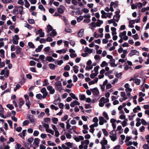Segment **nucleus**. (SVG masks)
Returning <instances> with one entry per match:
<instances>
[{"label": "nucleus", "instance_id": "f257e3e1", "mask_svg": "<svg viewBox=\"0 0 149 149\" xmlns=\"http://www.w3.org/2000/svg\"><path fill=\"white\" fill-rule=\"evenodd\" d=\"M107 141L105 137H104L100 142V143L102 146L101 149H106L105 145L107 144Z\"/></svg>", "mask_w": 149, "mask_h": 149}, {"label": "nucleus", "instance_id": "f03ea898", "mask_svg": "<svg viewBox=\"0 0 149 149\" xmlns=\"http://www.w3.org/2000/svg\"><path fill=\"white\" fill-rule=\"evenodd\" d=\"M13 43L15 45H17L18 43V40L19 39V37L18 35H15L13 37Z\"/></svg>", "mask_w": 149, "mask_h": 149}, {"label": "nucleus", "instance_id": "7ed1b4c3", "mask_svg": "<svg viewBox=\"0 0 149 149\" xmlns=\"http://www.w3.org/2000/svg\"><path fill=\"white\" fill-rule=\"evenodd\" d=\"M91 90L93 93V94L95 96H99L100 94V93L99 90L97 88H95L92 89H91Z\"/></svg>", "mask_w": 149, "mask_h": 149}, {"label": "nucleus", "instance_id": "20e7f679", "mask_svg": "<svg viewBox=\"0 0 149 149\" xmlns=\"http://www.w3.org/2000/svg\"><path fill=\"white\" fill-rule=\"evenodd\" d=\"M41 92L43 94L42 98H45L48 95V93L46 91L45 88H42L41 89Z\"/></svg>", "mask_w": 149, "mask_h": 149}, {"label": "nucleus", "instance_id": "39448f33", "mask_svg": "<svg viewBox=\"0 0 149 149\" xmlns=\"http://www.w3.org/2000/svg\"><path fill=\"white\" fill-rule=\"evenodd\" d=\"M99 124L100 125H102L104 123H105L107 122L106 120L102 116H101L99 118Z\"/></svg>", "mask_w": 149, "mask_h": 149}, {"label": "nucleus", "instance_id": "423d86ee", "mask_svg": "<svg viewBox=\"0 0 149 149\" xmlns=\"http://www.w3.org/2000/svg\"><path fill=\"white\" fill-rule=\"evenodd\" d=\"M27 117L28 118L30 122L33 123L35 121V119L34 118V116L30 114H27Z\"/></svg>", "mask_w": 149, "mask_h": 149}, {"label": "nucleus", "instance_id": "0eeeda50", "mask_svg": "<svg viewBox=\"0 0 149 149\" xmlns=\"http://www.w3.org/2000/svg\"><path fill=\"white\" fill-rule=\"evenodd\" d=\"M47 90L49 91L50 93L51 94H54L55 92V90L53 88V87L51 86H48L47 87Z\"/></svg>", "mask_w": 149, "mask_h": 149}, {"label": "nucleus", "instance_id": "6e6552de", "mask_svg": "<svg viewBox=\"0 0 149 149\" xmlns=\"http://www.w3.org/2000/svg\"><path fill=\"white\" fill-rule=\"evenodd\" d=\"M139 52L136 50L135 49H132L131 51V52L129 54L130 56H132L134 55H139Z\"/></svg>", "mask_w": 149, "mask_h": 149}, {"label": "nucleus", "instance_id": "1a4fd4ad", "mask_svg": "<svg viewBox=\"0 0 149 149\" xmlns=\"http://www.w3.org/2000/svg\"><path fill=\"white\" fill-rule=\"evenodd\" d=\"M18 10L20 15H22L24 14V12L23 11V7L22 6H19L18 7Z\"/></svg>", "mask_w": 149, "mask_h": 149}, {"label": "nucleus", "instance_id": "9d476101", "mask_svg": "<svg viewBox=\"0 0 149 149\" xmlns=\"http://www.w3.org/2000/svg\"><path fill=\"white\" fill-rule=\"evenodd\" d=\"M84 52H88L89 54H91L93 52V49L89 48L87 47H86L84 49Z\"/></svg>", "mask_w": 149, "mask_h": 149}, {"label": "nucleus", "instance_id": "9b49d317", "mask_svg": "<svg viewBox=\"0 0 149 149\" xmlns=\"http://www.w3.org/2000/svg\"><path fill=\"white\" fill-rule=\"evenodd\" d=\"M84 29H82L80 30L78 33V36L79 37H82L84 35Z\"/></svg>", "mask_w": 149, "mask_h": 149}, {"label": "nucleus", "instance_id": "f8f14e48", "mask_svg": "<svg viewBox=\"0 0 149 149\" xmlns=\"http://www.w3.org/2000/svg\"><path fill=\"white\" fill-rule=\"evenodd\" d=\"M80 104V103L77 101L74 100L71 103L70 105L71 107H74L75 105H79Z\"/></svg>", "mask_w": 149, "mask_h": 149}, {"label": "nucleus", "instance_id": "ddd939ff", "mask_svg": "<svg viewBox=\"0 0 149 149\" xmlns=\"http://www.w3.org/2000/svg\"><path fill=\"white\" fill-rule=\"evenodd\" d=\"M100 102H103L104 103H106L109 101V99L106 98H105L104 97H102L100 100Z\"/></svg>", "mask_w": 149, "mask_h": 149}, {"label": "nucleus", "instance_id": "4468645a", "mask_svg": "<svg viewBox=\"0 0 149 149\" xmlns=\"http://www.w3.org/2000/svg\"><path fill=\"white\" fill-rule=\"evenodd\" d=\"M46 60L47 61L50 62H54L55 61V59L51 56H47V57L46 58Z\"/></svg>", "mask_w": 149, "mask_h": 149}, {"label": "nucleus", "instance_id": "2eb2a0df", "mask_svg": "<svg viewBox=\"0 0 149 149\" xmlns=\"http://www.w3.org/2000/svg\"><path fill=\"white\" fill-rule=\"evenodd\" d=\"M40 140L38 138H35L34 139V142L33 143L34 146H38Z\"/></svg>", "mask_w": 149, "mask_h": 149}, {"label": "nucleus", "instance_id": "dca6fc26", "mask_svg": "<svg viewBox=\"0 0 149 149\" xmlns=\"http://www.w3.org/2000/svg\"><path fill=\"white\" fill-rule=\"evenodd\" d=\"M67 49L66 48H65L63 49H61L60 50H58L56 51V52L57 53L61 54L62 53H65L66 52Z\"/></svg>", "mask_w": 149, "mask_h": 149}, {"label": "nucleus", "instance_id": "f3484780", "mask_svg": "<svg viewBox=\"0 0 149 149\" xmlns=\"http://www.w3.org/2000/svg\"><path fill=\"white\" fill-rule=\"evenodd\" d=\"M109 136L111 140L113 141H115L117 139V137L116 134H114L112 135H110Z\"/></svg>", "mask_w": 149, "mask_h": 149}, {"label": "nucleus", "instance_id": "a211bd4d", "mask_svg": "<svg viewBox=\"0 0 149 149\" xmlns=\"http://www.w3.org/2000/svg\"><path fill=\"white\" fill-rule=\"evenodd\" d=\"M79 68V67L76 65H75L73 67V70L75 73L77 74L78 72Z\"/></svg>", "mask_w": 149, "mask_h": 149}, {"label": "nucleus", "instance_id": "6ab92c4d", "mask_svg": "<svg viewBox=\"0 0 149 149\" xmlns=\"http://www.w3.org/2000/svg\"><path fill=\"white\" fill-rule=\"evenodd\" d=\"M53 30L52 27V26L49 24L47 26V32L49 33L51 31H52Z\"/></svg>", "mask_w": 149, "mask_h": 149}, {"label": "nucleus", "instance_id": "aec40b11", "mask_svg": "<svg viewBox=\"0 0 149 149\" xmlns=\"http://www.w3.org/2000/svg\"><path fill=\"white\" fill-rule=\"evenodd\" d=\"M103 23V21L102 20H101L99 19L97 20V21L96 22V24L97 25V26L100 27L101 24Z\"/></svg>", "mask_w": 149, "mask_h": 149}, {"label": "nucleus", "instance_id": "412c9836", "mask_svg": "<svg viewBox=\"0 0 149 149\" xmlns=\"http://www.w3.org/2000/svg\"><path fill=\"white\" fill-rule=\"evenodd\" d=\"M43 46V45H41L40 46H38L36 49V51L37 52H40L41 49H42Z\"/></svg>", "mask_w": 149, "mask_h": 149}, {"label": "nucleus", "instance_id": "4be33fe9", "mask_svg": "<svg viewBox=\"0 0 149 149\" xmlns=\"http://www.w3.org/2000/svg\"><path fill=\"white\" fill-rule=\"evenodd\" d=\"M111 30L112 31V36H113L114 35H116L117 34V33L116 31V29L115 27H111Z\"/></svg>", "mask_w": 149, "mask_h": 149}, {"label": "nucleus", "instance_id": "5701e85b", "mask_svg": "<svg viewBox=\"0 0 149 149\" xmlns=\"http://www.w3.org/2000/svg\"><path fill=\"white\" fill-rule=\"evenodd\" d=\"M50 36L52 37H54L56 36L57 34V33L55 31L54 29H53L51 33H50Z\"/></svg>", "mask_w": 149, "mask_h": 149}, {"label": "nucleus", "instance_id": "b1692460", "mask_svg": "<svg viewBox=\"0 0 149 149\" xmlns=\"http://www.w3.org/2000/svg\"><path fill=\"white\" fill-rule=\"evenodd\" d=\"M48 65L49 68L52 70H54L55 68L57 67V65L52 63L49 64Z\"/></svg>", "mask_w": 149, "mask_h": 149}, {"label": "nucleus", "instance_id": "393cba45", "mask_svg": "<svg viewBox=\"0 0 149 149\" xmlns=\"http://www.w3.org/2000/svg\"><path fill=\"white\" fill-rule=\"evenodd\" d=\"M16 52L17 54H19L21 52L22 50V48L20 47L19 46H17L16 47Z\"/></svg>", "mask_w": 149, "mask_h": 149}, {"label": "nucleus", "instance_id": "a878e982", "mask_svg": "<svg viewBox=\"0 0 149 149\" xmlns=\"http://www.w3.org/2000/svg\"><path fill=\"white\" fill-rule=\"evenodd\" d=\"M101 13L102 14L101 17L102 18H107L106 15V13H105L103 10H102L101 11Z\"/></svg>", "mask_w": 149, "mask_h": 149}, {"label": "nucleus", "instance_id": "bb28decb", "mask_svg": "<svg viewBox=\"0 0 149 149\" xmlns=\"http://www.w3.org/2000/svg\"><path fill=\"white\" fill-rule=\"evenodd\" d=\"M24 102L22 99H19V108H21V107L24 104Z\"/></svg>", "mask_w": 149, "mask_h": 149}, {"label": "nucleus", "instance_id": "cd10ccee", "mask_svg": "<svg viewBox=\"0 0 149 149\" xmlns=\"http://www.w3.org/2000/svg\"><path fill=\"white\" fill-rule=\"evenodd\" d=\"M46 131L47 132L50 133L52 135H53L54 134V131L52 129H49V128H48L47 129H46Z\"/></svg>", "mask_w": 149, "mask_h": 149}, {"label": "nucleus", "instance_id": "c85d7f7f", "mask_svg": "<svg viewBox=\"0 0 149 149\" xmlns=\"http://www.w3.org/2000/svg\"><path fill=\"white\" fill-rule=\"evenodd\" d=\"M13 12L14 14H18L19 13L18 12V7L17 6H15L14 9H13Z\"/></svg>", "mask_w": 149, "mask_h": 149}, {"label": "nucleus", "instance_id": "c756f323", "mask_svg": "<svg viewBox=\"0 0 149 149\" xmlns=\"http://www.w3.org/2000/svg\"><path fill=\"white\" fill-rule=\"evenodd\" d=\"M70 96L72 97L73 99L78 100V98L76 97L75 95L73 94L72 93H70L69 94Z\"/></svg>", "mask_w": 149, "mask_h": 149}, {"label": "nucleus", "instance_id": "7c9ffc66", "mask_svg": "<svg viewBox=\"0 0 149 149\" xmlns=\"http://www.w3.org/2000/svg\"><path fill=\"white\" fill-rule=\"evenodd\" d=\"M126 31H124L122 33H120L119 35V36L120 38H123V36H125L126 35Z\"/></svg>", "mask_w": 149, "mask_h": 149}, {"label": "nucleus", "instance_id": "2f4dec72", "mask_svg": "<svg viewBox=\"0 0 149 149\" xmlns=\"http://www.w3.org/2000/svg\"><path fill=\"white\" fill-rule=\"evenodd\" d=\"M108 65V63H106L105 61H103L100 65L101 67H104L105 66H107Z\"/></svg>", "mask_w": 149, "mask_h": 149}, {"label": "nucleus", "instance_id": "473e14b6", "mask_svg": "<svg viewBox=\"0 0 149 149\" xmlns=\"http://www.w3.org/2000/svg\"><path fill=\"white\" fill-rule=\"evenodd\" d=\"M141 80L140 79H134V82L137 85H139L140 83Z\"/></svg>", "mask_w": 149, "mask_h": 149}, {"label": "nucleus", "instance_id": "72a5a7b5", "mask_svg": "<svg viewBox=\"0 0 149 149\" xmlns=\"http://www.w3.org/2000/svg\"><path fill=\"white\" fill-rule=\"evenodd\" d=\"M53 123L54 124H56L58 120L57 118L53 117L52 118Z\"/></svg>", "mask_w": 149, "mask_h": 149}, {"label": "nucleus", "instance_id": "f704fd0d", "mask_svg": "<svg viewBox=\"0 0 149 149\" xmlns=\"http://www.w3.org/2000/svg\"><path fill=\"white\" fill-rule=\"evenodd\" d=\"M100 67L99 66H97L95 67L94 68V70L95 72V73L98 74V70Z\"/></svg>", "mask_w": 149, "mask_h": 149}, {"label": "nucleus", "instance_id": "c9c22d12", "mask_svg": "<svg viewBox=\"0 0 149 149\" xmlns=\"http://www.w3.org/2000/svg\"><path fill=\"white\" fill-rule=\"evenodd\" d=\"M55 86H62V84L61 81H58L57 82L55 83Z\"/></svg>", "mask_w": 149, "mask_h": 149}, {"label": "nucleus", "instance_id": "e433bc0d", "mask_svg": "<svg viewBox=\"0 0 149 149\" xmlns=\"http://www.w3.org/2000/svg\"><path fill=\"white\" fill-rule=\"evenodd\" d=\"M1 1L4 4L10 3L12 0H1Z\"/></svg>", "mask_w": 149, "mask_h": 149}, {"label": "nucleus", "instance_id": "4c0bfd02", "mask_svg": "<svg viewBox=\"0 0 149 149\" xmlns=\"http://www.w3.org/2000/svg\"><path fill=\"white\" fill-rule=\"evenodd\" d=\"M83 19V16H80L77 18V21L78 22H80Z\"/></svg>", "mask_w": 149, "mask_h": 149}, {"label": "nucleus", "instance_id": "58836bf2", "mask_svg": "<svg viewBox=\"0 0 149 149\" xmlns=\"http://www.w3.org/2000/svg\"><path fill=\"white\" fill-rule=\"evenodd\" d=\"M103 116L105 118L108 120L109 119V118L108 117V114L107 113L105 112H104L103 113Z\"/></svg>", "mask_w": 149, "mask_h": 149}, {"label": "nucleus", "instance_id": "ea45409f", "mask_svg": "<svg viewBox=\"0 0 149 149\" xmlns=\"http://www.w3.org/2000/svg\"><path fill=\"white\" fill-rule=\"evenodd\" d=\"M21 146V145L18 143H17L15 146V149H20Z\"/></svg>", "mask_w": 149, "mask_h": 149}, {"label": "nucleus", "instance_id": "a19ab883", "mask_svg": "<svg viewBox=\"0 0 149 149\" xmlns=\"http://www.w3.org/2000/svg\"><path fill=\"white\" fill-rule=\"evenodd\" d=\"M38 8L42 11H45V8L42 5H39L38 6Z\"/></svg>", "mask_w": 149, "mask_h": 149}, {"label": "nucleus", "instance_id": "79ce46f5", "mask_svg": "<svg viewBox=\"0 0 149 149\" xmlns=\"http://www.w3.org/2000/svg\"><path fill=\"white\" fill-rule=\"evenodd\" d=\"M48 145L50 146H56V144L55 143L53 142H52L50 141H48L47 142Z\"/></svg>", "mask_w": 149, "mask_h": 149}, {"label": "nucleus", "instance_id": "37998d69", "mask_svg": "<svg viewBox=\"0 0 149 149\" xmlns=\"http://www.w3.org/2000/svg\"><path fill=\"white\" fill-rule=\"evenodd\" d=\"M28 45L30 48H34L35 47L34 45L32 42H29Z\"/></svg>", "mask_w": 149, "mask_h": 149}, {"label": "nucleus", "instance_id": "c03bdc74", "mask_svg": "<svg viewBox=\"0 0 149 149\" xmlns=\"http://www.w3.org/2000/svg\"><path fill=\"white\" fill-rule=\"evenodd\" d=\"M98 125V124L97 123H95L93 124H92V125H91L90 126V127L91 129H94L93 128L95 127H96Z\"/></svg>", "mask_w": 149, "mask_h": 149}, {"label": "nucleus", "instance_id": "a18cd8bd", "mask_svg": "<svg viewBox=\"0 0 149 149\" xmlns=\"http://www.w3.org/2000/svg\"><path fill=\"white\" fill-rule=\"evenodd\" d=\"M7 85V83L6 82L3 86H1L0 87L2 90H4L6 88Z\"/></svg>", "mask_w": 149, "mask_h": 149}, {"label": "nucleus", "instance_id": "49530a36", "mask_svg": "<svg viewBox=\"0 0 149 149\" xmlns=\"http://www.w3.org/2000/svg\"><path fill=\"white\" fill-rule=\"evenodd\" d=\"M122 98H120L119 99V101L122 102L123 101H125L127 99V97H122Z\"/></svg>", "mask_w": 149, "mask_h": 149}, {"label": "nucleus", "instance_id": "de8ad7c7", "mask_svg": "<svg viewBox=\"0 0 149 149\" xmlns=\"http://www.w3.org/2000/svg\"><path fill=\"white\" fill-rule=\"evenodd\" d=\"M36 97L38 99H41L42 98V96L40 94H36Z\"/></svg>", "mask_w": 149, "mask_h": 149}, {"label": "nucleus", "instance_id": "09e8293b", "mask_svg": "<svg viewBox=\"0 0 149 149\" xmlns=\"http://www.w3.org/2000/svg\"><path fill=\"white\" fill-rule=\"evenodd\" d=\"M49 83H48V81L47 79H45L43 82V86H45L47 85H48Z\"/></svg>", "mask_w": 149, "mask_h": 149}, {"label": "nucleus", "instance_id": "8fccbe9b", "mask_svg": "<svg viewBox=\"0 0 149 149\" xmlns=\"http://www.w3.org/2000/svg\"><path fill=\"white\" fill-rule=\"evenodd\" d=\"M29 123V121L28 120H25L23 123V125L24 126L27 125Z\"/></svg>", "mask_w": 149, "mask_h": 149}, {"label": "nucleus", "instance_id": "3c124183", "mask_svg": "<svg viewBox=\"0 0 149 149\" xmlns=\"http://www.w3.org/2000/svg\"><path fill=\"white\" fill-rule=\"evenodd\" d=\"M120 17V16L119 15H116L114 16L113 18L114 19L115 17L117 18V19H115L114 20L117 22H118Z\"/></svg>", "mask_w": 149, "mask_h": 149}, {"label": "nucleus", "instance_id": "603ef678", "mask_svg": "<svg viewBox=\"0 0 149 149\" xmlns=\"http://www.w3.org/2000/svg\"><path fill=\"white\" fill-rule=\"evenodd\" d=\"M65 144L70 148H71L72 147V143L70 142H66L65 143Z\"/></svg>", "mask_w": 149, "mask_h": 149}, {"label": "nucleus", "instance_id": "864d4df0", "mask_svg": "<svg viewBox=\"0 0 149 149\" xmlns=\"http://www.w3.org/2000/svg\"><path fill=\"white\" fill-rule=\"evenodd\" d=\"M69 120H68L67 121V125H66V128L67 129H69L71 127V125H70V123L68 122Z\"/></svg>", "mask_w": 149, "mask_h": 149}, {"label": "nucleus", "instance_id": "5fc2aeb1", "mask_svg": "<svg viewBox=\"0 0 149 149\" xmlns=\"http://www.w3.org/2000/svg\"><path fill=\"white\" fill-rule=\"evenodd\" d=\"M7 107L9 108L10 110H12L14 109V107L13 105L10 104H8L7 105Z\"/></svg>", "mask_w": 149, "mask_h": 149}, {"label": "nucleus", "instance_id": "6e6d98bb", "mask_svg": "<svg viewBox=\"0 0 149 149\" xmlns=\"http://www.w3.org/2000/svg\"><path fill=\"white\" fill-rule=\"evenodd\" d=\"M65 31L68 33H71L72 32V30L68 27H67L65 28Z\"/></svg>", "mask_w": 149, "mask_h": 149}, {"label": "nucleus", "instance_id": "4d7b16f0", "mask_svg": "<svg viewBox=\"0 0 149 149\" xmlns=\"http://www.w3.org/2000/svg\"><path fill=\"white\" fill-rule=\"evenodd\" d=\"M17 3L18 4L21 5H23L24 4V2L23 0H18Z\"/></svg>", "mask_w": 149, "mask_h": 149}, {"label": "nucleus", "instance_id": "13d9d810", "mask_svg": "<svg viewBox=\"0 0 149 149\" xmlns=\"http://www.w3.org/2000/svg\"><path fill=\"white\" fill-rule=\"evenodd\" d=\"M10 49L11 51H15L16 49L15 46L13 45H12L10 47Z\"/></svg>", "mask_w": 149, "mask_h": 149}, {"label": "nucleus", "instance_id": "bf43d9fd", "mask_svg": "<svg viewBox=\"0 0 149 149\" xmlns=\"http://www.w3.org/2000/svg\"><path fill=\"white\" fill-rule=\"evenodd\" d=\"M79 98L81 100H84L86 98V97L85 95H82L79 96Z\"/></svg>", "mask_w": 149, "mask_h": 149}, {"label": "nucleus", "instance_id": "052dcab7", "mask_svg": "<svg viewBox=\"0 0 149 149\" xmlns=\"http://www.w3.org/2000/svg\"><path fill=\"white\" fill-rule=\"evenodd\" d=\"M56 90L58 91L59 92H61V91L63 89V87L62 86H56Z\"/></svg>", "mask_w": 149, "mask_h": 149}, {"label": "nucleus", "instance_id": "680f3d73", "mask_svg": "<svg viewBox=\"0 0 149 149\" xmlns=\"http://www.w3.org/2000/svg\"><path fill=\"white\" fill-rule=\"evenodd\" d=\"M51 108L52 109H54L56 110H57L58 109V107H56L55 105L53 104L51 105Z\"/></svg>", "mask_w": 149, "mask_h": 149}, {"label": "nucleus", "instance_id": "e2e57ef3", "mask_svg": "<svg viewBox=\"0 0 149 149\" xmlns=\"http://www.w3.org/2000/svg\"><path fill=\"white\" fill-rule=\"evenodd\" d=\"M28 22L31 24H33L34 23V20L33 19H29L28 20Z\"/></svg>", "mask_w": 149, "mask_h": 149}, {"label": "nucleus", "instance_id": "0e129e2a", "mask_svg": "<svg viewBox=\"0 0 149 149\" xmlns=\"http://www.w3.org/2000/svg\"><path fill=\"white\" fill-rule=\"evenodd\" d=\"M45 114V113L44 112H41L38 115V118H42L44 116Z\"/></svg>", "mask_w": 149, "mask_h": 149}, {"label": "nucleus", "instance_id": "69168bd1", "mask_svg": "<svg viewBox=\"0 0 149 149\" xmlns=\"http://www.w3.org/2000/svg\"><path fill=\"white\" fill-rule=\"evenodd\" d=\"M9 74V71L8 70H6L5 73L4 74V77L7 78L8 77Z\"/></svg>", "mask_w": 149, "mask_h": 149}, {"label": "nucleus", "instance_id": "338daca9", "mask_svg": "<svg viewBox=\"0 0 149 149\" xmlns=\"http://www.w3.org/2000/svg\"><path fill=\"white\" fill-rule=\"evenodd\" d=\"M58 12L60 13H62L63 12V9L62 8H59L58 9Z\"/></svg>", "mask_w": 149, "mask_h": 149}, {"label": "nucleus", "instance_id": "774afa93", "mask_svg": "<svg viewBox=\"0 0 149 149\" xmlns=\"http://www.w3.org/2000/svg\"><path fill=\"white\" fill-rule=\"evenodd\" d=\"M141 122L142 124L144 125H147L146 121L143 119H141Z\"/></svg>", "mask_w": 149, "mask_h": 149}]
</instances>
